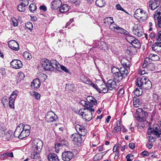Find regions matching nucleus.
I'll use <instances>...</instances> for the list:
<instances>
[{"mask_svg": "<svg viewBox=\"0 0 161 161\" xmlns=\"http://www.w3.org/2000/svg\"><path fill=\"white\" fill-rule=\"evenodd\" d=\"M136 84L139 88H136L134 91V94L137 97L140 96L142 93V88L145 90H149L152 86V83L149 79L145 76L138 78L136 81Z\"/></svg>", "mask_w": 161, "mask_h": 161, "instance_id": "nucleus-1", "label": "nucleus"}, {"mask_svg": "<svg viewBox=\"0 0 161 161\" xmlns=\"http://www.w3.org/2000/svg\"><path fill=\"white\" fill-rule=\"evenodd\" d=\"M75 128L78 134H73L71 135L70 138L75 144L79 147L81 146L82 141V138L81 136H85L87 134V131L86 129L82 125H76Z\"/></svg>", "mask_w": 161, "mask_h": 161, "instance_id": "nucleus-2", "label": "nucleus"}, {"mask_svg": "<svg viewBox=\"0 0 161 161\" xmlns=\"http://www.w3.org/2000/svg\"><path fill=\"white\" fill-rule=\"evenodd\" d=\"M31 127L27 125L20 124L17 127L14 134L15 137L22 139L28 136L30 133Z\"/></svg>", "mask_w": 161, "mask_h": 161, "instance_id": "nucleus-3", "label": "nucleus"}, {"mask_svg": "<svg viewBox=\"0 0 161 161\" xmlns=\"http://www.w3.org/2000/svg\"><path fill=\"white\" fill-rule=\"evenodd\" d=\"M150 59L148 58H147L145 59L143 64L138 70L139 74L143 75L147 74L148 70L152 71L154 69V65L153 63H150Z\"/></svg>", "mask_w": 161, "mask_h": 161, "instance_id": "nucleus-4", "label": "nucleus"}, {"mask_svg": "<svg viewBox=\"0 0 161 161\" xmlns=\"http://www.w3.org/2000/svg\"><path fill=\"white\" fill-rule=\"evenodd\" d=\"M128 74L127 69L124 67L120 69L119 72H116L114 73V75H113L114 79L117 81H120L123 78L126 77Z\"/></svg>", "mask_w": 161, "mask_h": 161, "instance_id": "nucleus-5", "label": "nucleus"}, {"mask_svg": "<svg viewBox=\"0 0 161 161\" xmlns=\"http://www.w3.org/2000/svg\"><path fill=\"white\" fill-rule=\"evenodd\" d=\"M134 16L139 22H142L147 20L148 18V14L145 10L138 8L136 10Z\"/></svg>", "mask_w": 161, "mask_h": 161, "instance_id": "nucleus-6", "label": "nucleus"}, {"mask_svg": "<svg viewBox=\"0 0 161 161\" xmlns=\"http://www.w3.org/2000/svg\"><path fill=\"white\" fill-rule=\"evenodd\" d=\"M148 116V114L146 112L143 111L142 108H138L136 110L135 118L138 120H142L146 121V119Z\"/></svg>", "mask_w": 161, "mask_h": 161, "instance_id": "nucleus-7", "label": "nucleus"}, {"mask_svg": "<svg viewBox=\"0 0 161 161\" xmlns=\"http://www.w3.org/2000/svg\"><path fill=\"white\" fill-rule=\"evenodd\" d=\"M130 43L132 46L129 47L127 50L129 51L131 54H133V53L136 51V48L140 47L141 44L140 42L135 37L134 39L132 40V42H130Z\"/></svg>", "mask_w": 161, "mask_h": 161, "instance_id": "nucleus-8", "label": "nucleus"}, {"mask_svg": "<svg viewBox=\"0 0 161 161\" xmlns=\"http://www.w3.org/2000/svg\"><path fill=\"white\" fill-rule=\"evenodd\" d=\"M42 67L45 70L53 71L54 67L52 64L51 61L46 58L43 59L41 62Z\"/></svg>", "mask_w": 161, "mask_h": 161, "instance_id": "nucleus-9", "label": "nucleus"}, {"mask_svg": "<svg viewBox=\"0 0 161 161\" xmlns=\"http://www.w3.org/2000/svg\"><path fill=\"white\" fill-rule=\"evenodd\" d=\"M32 149L33 151H36L40 152L42 150L43 142L39 139H34L32 142Z\"/></svg>", "mask_w": 161, "mask_h": 161, "instance_id": "nucleus-10", "label": "nucleus"}, {"mask_svg": "<svg viewBox=\"0 0 161 161\" xmlns=\"http://www.w3.org/2000/svg\"><path fill=\"white\" fill-rule=\"evenodd\" d=\"M132 31L134 35L138 37L143 34L142 27L138 25H136L133 27Z\"/></svg>", "mask_w": 161, "mask_h": 161, "instance_id": "nucleus-11", "label": "nucleus"}, {"mask_svg": "<svg viewBox=\"0 0 161 161\" xmlns=\"http://www.w3.org/2000/svg\"><path fill=\"white\" fill-rule=\"evenodd\" d=\"M18 92L17 91H13L10 95L9 99V105L10 108H14V103L15 98H16Z\"/></svg>", "mask_w": 161, "mask_h": 161, "instance_id": "nucleus-12", "label": "nucleus"}, {"mask_svg": "<svg viewBox=\"0 0 161 161\" xmlns=\"http://www.w3.org/2000/svg\"><path fill=\"white\" fill-rule=\"evenodd\" d=\"M11 66L13 68L19 69L21 68L23 64L21 61L18 59H14L10 62Z\"/></svg>", "mask_w": 161, "mask_h": 161, "instance_id": "nucleus-13", "label": "nucleus"}, {"mask_svg": "<svg viewBox=\"0 0 161 161\" xmlns=\"http://www.w3.org/2000/svg\"><path fill=\"white\" fill-rule=\"evenodd\" d=\"M73 154L70 151H64L62 154V158L64 161H69L73 158Z\"/></svg>", "mask_w": 161, "mask_h": 161, "instance_id": "nucleus-14", "label": "nucleus"}, {"mask_svg": "<svg viewBox=\"0 0 161 161\" xmlns=\"http://www.w3.org/2000/svg\"><path fill=\"white\" fill-rule=\"evenodd\" d=\"M106 84L108 90L110 91L115 89L117 86L116 82L112 79L108 80Z\"/></svg>", "mask_w": 161, "mask_h": 161, "instance_id": "nucleus-15", "label": "nucleus"}, {"mask_svg": "<svg viewBox=\"0 0 161 161\" xmlns=\"http://www.w3.org/2000/svg\"><path fill=\"white\" fill-rule=\"evenodd\" d=\"M149 3L150 8L153 10L159 6L160 2L159 0H151Z\"/></svg>", "mask_w": 161, "mask_h": 161, "instance_id": "nucleus-16", "label": "nucleus"}, {"mask_svg": "<svg viewBox=\"0 0 161 161\" xmlns=\"http://www.w3.org/2000/svg\"><path fill=\"white\" fill-rule=\"evenodd\" d=\"M62 4L60 0H54L51 3V8L52 10H55L59 8Z\"/></svg>", "mask_w": 161, "mask_h": 161, "instance_id": "nucleus-17", "label": "nucleus"}, {"mask_svg": "<svg viewBox=\"0 0 161 161\" xmlns=\"http://www.w3.org/2000/svg\"><path fill=\"white\" fill-rule=\"evenodd\" d=\"M9 47L11 49L17 51L19 48L18 43L16 41L12 40L8 42Z\"/></svg>", "mask_w": 161, "mask_h": 161, "instance_id": "nucleus-18", "label": "nucleus"}, {"mask_svg": "<svg viewBox=\"0 0 161 161\" xmlns=\"http://www.w3.org/2000/svg\"><path fill=\"white\" fill-rule=\"evenodd\" d=\"M41 85L40 80L38 78H36L33 80L31 83V87L34 90L39 88Z\"/></svg>", "mask_w": 161, "mask_h": 161, "instance_id": "nucleus-19", "label": "nucleus"}, {"mask_svg": "<svg viewBox=\"0 0 161 161\" xmlns=\"http://www.w3.org/2000/svg\"><path fill=\"white\" fill-rule=\"evenodd\" d=\"M33 152L31 154V158L33 159V161H39L41 160L39 153L36 151H33Z\"/></svg>", "mask_w": 161, "mask_h": 161, "instance_id": "nucleus-20", "label": "nucleus"}, {"mask_svg": "<svg viewBox=\"0 0 161 161\" xmlns=\"http://www.w3.org/2000/svg\"><path fill=\"white\" fill-rule=\"evenodd\" d=\"M108 89L107 86V84H104L101 85L98 89V92L99 93H106L107 92Z\"/></svg>", "mask_w": 161, "mask_h": 161, "instance_id": "nucleus-21", "label": "nucleus"}, {"mask_svg": "<svg viewBox=\"0 0 161 161\" xmlns=\"http://www.w3.org/2000/svg\"><path fill=\"white\" fill-rule=\"evenodd\" d=\"M49 161H59L58 157L55 153H50L47 157Z\"/></svg>", "mask_w": 161, "mask_h": 161, "instance_id": "nucleus-22", "label": "nucleus"}, {"mask_svg": "<svg viewBox=\"0 0 161 161\" xmlns=\"http://www.w3.org/2000/svg\"><path fill=\"white\" fill-rule=\"evenodd\" d=\"M133 105L135 108H138L142 104V102L140 99L136 97L133 98Z\"/></svg>", "mask_w": 161, "mask_h": 161, "instance_id": "nucleus-23", "label": "nucleus"}, {"mask_svg": "<svg viewBox=\"0 0 161 161\" xmlns=\"http://www.w3.org/2000/svg\"><path fill=\"white\" fill-rule=\"evenodd\" d=\"M70 9V7L67 4H63L59 8V11L61 13H64L68 11Z\"/></svg>", "mask_w": 161, "mask_h": 161, "instance_id": "nucleus-24", "label": "nucleus"}, {"mask_svg": "<svg viewBox=\"0 0 161 161\" xmlns=\"http://www.w3.org/2000/svg\"><path fill=\"white\" fill-rule=\"evenodd\" d=\"M113 18L111 17L105 18L103 20V23L106 25H109L112 23H113Z\"/></svg>", "mask_w": 161, "mask_h": 161, "instance_id": "nucleus-25", "label": "nucleus"}, {"mask_svg": "<svg viewBox=\"0 0 161 161\" xmlns=\"http://www.w3.org/2000/svg\"><path fill=\"white\" fill-rule=\"evenodd\" d=\"M103 155L101 154V153H98L94 157L93 160L94 161L100 160L103 158Z\"/></svg>", "mask_w": 161, "mask_h": 161, "instance_id": "nucleus-26", "label": "nucleus"}, {"mask_svg": "<svg viewBox=\"0 0 161 161\" xmlns=\"http://www.w3.org/2000/svg\"><path fill=\"white\" fill-rule=\"evenodd\" d=\"M117 30L116 31V32L120 33L121 34H123L124 35H127L128 33H129L128 32H127L126 30L124 29H123L119 27H118V28H117Z\"/></svg>", "mask_w": 161, "mask_h": 161, "instance_id": "nucleus-27", "label": "nucleus"}, {"mask_svg": "<svg viewBox=\"0 0 161 161\" xmlns=\"http://www.w3.org/2000/svg\"><path fill=\"white\" fill-rule=\"evenodd\" d=\"M119 27V26L115 24L114 23V21L113 23H112L109 25V28L111 30L116 32L117 30V28Z\"/></svg>", "mask_w": 161, "mask_h": 161, "instance_id": "nucleus-28", "label": "nucleus"}, {"mask_svg": "<svg viewBox=\"0 0 161 161\" xmlns=\"http://www.w3.org/2000/svg\"><path fill=\"white\" fill-rule=\"evenodd\" d=\"M17 77L18 81H20L25 77V75L23 72H19L18 73Z\"/></svg>", "mask_w": 161, "mask_h": 161, "instance_id": "nucleus-29", "label": "nucleus"}, {"mask_svg": "<svg viewBox=\"0 0 161 161\" xmlns=\"http://www.w3.org/2000/svg\"><path fill=\"white\" fill-rule=\"evenodd\" d=\"M95 3L96 5L99 7H103L105 4V2L104 0H97Z\"/></svg>", "mask_w": 161, "mask_h": 161, "instance_id": "nucleus-30", "label": "nucleus"}, {"mask_svg": "<svg viewBox=\"0 0 161 161\" xmlns=\"http://www.w3.org/2000/svg\"><path fill=\"white\" fill-rule=\"evenodd\" d=\"M23 56L25 59L28 60H30L31 58V54L27 51L24 52L23 53Z\"/></svg>", "mask_w": 161, "mask_h": 161, "instance_id": "nucleus-31", "label": "nucleus"}, {"mask_svg": "<svg viewBox=\"0 0 161 161\" xmlns=\"http://www.w3.org/2000/svg\"><path fill=\"white\" fill-rule=\"evenodd\" d=\"M25 6L19 4L17 7V8L19 11L20 12H24L26 10Z\"/></svg>", "mask_w": 161, "mask_h": 161, "instance_id": "nucleus-32", "label": "nucleus"}, {"mask_svg": "<svg viewBox=\"0 0 161 161\" xmlns=\"http://www.w3.org/2000/svg\"><path fill=\"white\" fill-rule=\"evenodd\" d=\"M159 126L157 125H155L154 126L153 130H152L151 131V132L153 133L154 134L155 131H157L158 132H161V131L159 130Z\"/></svg>", "mask_w": 161, "mask_h": 161, "instance_id": "nucleus-33", "label": "nucleus"}, {"mask_svg": "<svg viewBox=\"0 0 161 161\" xmlns=\"http://www.w3.org/2000/svg\"><path fill=\"white\" fill-rule=\"evenodd\" d=\"M29 8L31 12L33 13L36 10V7L35 4L31 3L30 5Z\"/></svg>", "mask_w": 161, "mask_h": 161, "instance_id": "nucleus-34", "label": "nucleus"}, {"mask_svg": "<svg viewBox=\"0 0 161 161\" xmlns=\"http://www.w3.org/2000/svg\"><path fill=\"white\" fill-rule=\"evenodd\" d=\"M86 83L88 84L91 85L93 88H95L98 91V88L97 85H95L94 83H93L90 80H88L86 81Z\"/></svg>", "mask_w": 161, "mask_h": 161, "instance_id": "nucleus-35", "label": "nucleus"}, {"mask_svg": "<svg viewBox=\"0 0 161 161\" xmlns=\"http://www.w3.org/2000/svg\"><path fill=\"white\" fill-rule=\"evenodd\" d=\"M158 27L161 28V24H158ZM156 41H161V30L159 31L156 37Z\"/></svg>", "mask_w": 161, "mask_h": 161, "instance_id": "nucleus-36", "label": "nucleus"}, {"mask_svg": "<svg viewBox=\"0 0 161 161\" xmlns=\"http://www.w3.org/2000/svg\"><path fill=\"white\" fill-rule=\"evenodd\" d=\"M31 95L36 99H40V95L36 92H33L31 93Z\"/></svg>", "mask_w": 161, "mask_h": 161, "instance_id": "nucleus-37", "label": "nucleus"}, {"mask_svg": "<svg viewBox=\"0 0 161 161\" xmlns=\"http://www.w3.org/2000/svg\"><path fill=\"white\" fill-rule=\"evenodd\" d=\"M152 49L156 52H159L160 50L159 49V47L157 45V43H155L152 46Z\"/></svg>", "mask_w": 161, "mask_h": 161, "instance_id": "nucleus-38", "label": "nucleus"}, {"mask_svg": "<svg viewBox=\"0 0 161 161\" xmlns=\"http://www.w3.org/2000/svg\"><path fill=\"white\" fill-rule=\"evenodd\" d=\"M134 37L132 35H128L125 37V39L129 43L132 42V39H134Z\"/></svg>", "mask_w": 161, "mask_h": 161, "instance_id": "nucleus-39", "label": "nucleus"}, {"mask_svg": "<svg viewBox=\"0 0 161 161\" xmlns=\"http://www.w3.org/2000/svg\"><path fill=\"white\" fill-rule=\"evenodd\" d=\"M26 28L29 30H31L33 28V25L30 22H28L25 24Z\"/></svg>", "mask_w": 161, "mask_h": 161, "instance_id": "nucleus-40", "label": "nucleus"}, {"mask_svg": "<svg viewBox=\"0 0 161 161\" xmlns=\"http://www.w3.org/2000/svg\"><path fill=\"white\" fill-rule=\"evenodd\" d=\"M19 3L26 6L28 5L29 2L28 0H20L19 1Z\"/></svg>", "mask_w": 161, "mask_h": 161, "instance_id": "nucleus-41", "label": "nucleus"}, {"mask_svg": "<svg viewBox=\"0 0 161 161\" xmlns=\"http://www.w3.org/2000/svg\"><path fill=\"white\" fill-rule=\"evenodd\" d=\"M13 25L14 27L17 26L18 25V22L17 19L15 18H13L11 19Z\"/></svg>", "mask_w": 161, "mask_h": 161, "instance_id": "nucleus-42", "label": "nucleus"}, {"mask_svg": "<svg viewBox=\"0 0 161 161\" xmlns=\"http://www.w3.org/2000/svg\"><path fill=\"white\" fill-rule=\"evenodd\" d=\"M52 115L49 117L50 121H55L58 119L57 116L54 113H52Z\"/></svg>", "mask_w": 161, "mask_h": 161, "instance_id": "nucleus-43", "label": "nucleus"}, {"mask_svg": "<svg viewBox=\"0 0 161 161\" xmlns=\"http://www.w3.org/2000/svg\"><path fill=\"white\" fill-rule=\"evenodd\" d=\"M93 107V105L90 102H87L85 107H86V109H89L90 108H92Z\"/></svg>", "mask_w": 161, "mask_h": 161, "instance_id": "nucleus-44", "label": "nucleus"}, {"mask_svg": "<svg viewBox=\"0 0 161 161\" xmlns=\"http://www.w3.org/2000/svg\"><path fill=\"white\" fill-rule=\"evenodd\" d=\"M86 110L85 108H82L80 109L78 112V114L80 116H83L84 114L85 113L84 111Z\"/></svg>", "mask_w": 161, "mask_h": 161, "instance_id": "nucleus-45", "label": "nucleus"}, {"mask_svg": "<svg viewBox=\"0 0 161 161\" xmlns=\"http://www.w3.org/2000/svg\"><path fill=\"white\" fill-rule=\"evenodd\" d=\"M8 100L6 97H3L2 99V103L3 105H4L6 103L8 102Z\"/></svg>", "mask_w": 161, "mask_h": 161, "instance_id": "nucleus-46", "label": "nucleus"}, {"mask_svg": "<svg viewBox=\"0 0 161 161\" xmlns=\"http://www.w3.org/2000/svg\"><path fill=\"white\" fill-rule=\"evenodd\" d=\"M157 36V35H156L155 33L153 32H152L149 35V37L151 38V39L154 38L155 37L156 38Z\"/></svg>", "mask_w": 161, "mask_h": 161, "instance_id": "nucleus-47", "label": "nucleus"}, {"mask_svg": "<svg viewBox=\"0 0 161 161\" xmlns=\"http://www.w3.org/2000/svg\"><path fill=\"white\" fill-rule=\"evenodd\" d=\"M60 68L62 70L64 71L66 73L69 72V70L65 67L63 65L60 66Z\"/></svg>", "mask_w": 161, "mask_h": 161, "instance_id": "nucleus-48", "label": "nucleus"}, {"mask_svg": "<svg viewBox=\"0 0 161 161\" xmlns=\"http://www.w3.org/2000/svg\"><path fill=\"white\" fill-rule=\"evenodd\" d=\"M120 71V69H118L115 67H113L111 69V71L113 75H114V73L115 72H118Z\"/></svg>", "mask_w": 161, "mask_h": 161, "instance_id": "nucleus-49", "label": "nucleus"}, {"mask_svg": "<svg viewBox=\"0 0 161 161\" xmlns=\"http://www.w3.org/2000/svg\"><path fill=\"white\" fill-rule=\"evenodd\" d=\"M84 115V116H83L82 118L83 119H85L86 121H90L91 120L92 118L90 119V118L88 117V115H86V114H85Z\"/></svg>", "mask_w": 161, "mask_h": 161, "instance_id": "nucleus-50", "label": "nucleus"}, {"mask_svg": "<svg viewBox=\"0 0 161 161\" xmlns=\"http://www.w3.org/2000/svg\"><path fill=\"white\" fill-rule=\"evenodd\" d=\"M154 135H155L158 138L160 137V140L161 141V132H158L157 131H155L154 133Z\"/></svg>", "mask_w": 161, "mask_h": 161, "instance_id": "nucleus-51", "label": "nucleus"}, {"mask_svg": "<svg viewBox=\"0 0 161 161\" xmlns=\"http://www.w3.org/2000/svg\"><path fill=\"white\" fill-rule=\"evenodd\" d=\"M55 65L56 68H57V70H58V69L60 67L61 65H60L59 63L56 60H54Z\"/></svg>", "mask_w": 161, "mask_h": 161, "instance_id": "nucleus-52", "label": "nucleus"}, {"mask_svg": "<svg viewBox=\"0 0 161 161\" xmlns=\"http://www.w3.org/2000/svg\"><path fill=\"white\" fill-rule=\"evenodd\" d=\"M115 7L116 8L117 10H122V11H124L123 8L121 7L120 5H119V4H118L116 5L115 6Z\"/></svg>", "mask_w": 161, "mask_h": 161, "instance_id": "nucleus-53", "label": "nucleus"}, {"mask_svg": "<svg viewBox=\"0 0 161 161\" xmlns=\"http://www.w3.org/2000/svg\"><path fill=\"white\" fill-rule=\"evenodd\" d=\"M39 8L41 10H42L44 11H46L47 10L46 7L44 5H41L40 6Z\"/></svg>", "mask_w": 161, "mask_h": 161, "instance_id": "nucleus-54", "label": "nucleus"}, {"mask_svg": "<svg viewBox=\"0 0 161 161\" xmlns=\"http://www.w3.org/2000/svg\"><path fill=\"white\" fill-rule=\"evenodd\" d=\"M114 129L116 132L119 131L121 130V127L119 126H115L114 127Z\"/></svg>", "mask_w": 161, "mask_h": 161, "instance_id": "nucleus-55", "label": "nucleus"}, {"mask_svg": "<svg viewBox=\"0 0 161 161\" xmlns=\"http://www.w3.org/2000/svg\"><path fill=\"white\" fill-rule=\"evenodd\" d=\"M161 13L159 11L157 12L154 14V18L155 19L157 18V17H159L161 15Z\"/></svg>", "mask_w": 161, "mask_h": 161, "instance_id": "nucleus-56", "label": "nucleus"}, {"mask_svg": "<svg viewBox=\"0 0 161 161\" xmlns=\"http://www.w3.org/2000/svg\"><path fill=\"white\" fill-rule=\"evenodd\" d=\"M90 102L91 103H92V105H96L97 103V100L95 98H93V99Z\"/></svg>", "mask_w": 161, "mask_h": 161, "instance_id": "nucleus-57", "label": "nucleus"}, {"mask_svg": "<svg viewBox=\"0 0 161 161\" xmlns=\"http://www.w3.org/2000/svg\"><path fill=\"white\" fill-rule=\"evenodd\" d=\"M129 146L130 148L131 149H133L135 148V144L132 142L130 143Z\"/></svg>", "mask_w": 161, "mask_h": 161, "instance_id": "nucleus-58", "label": "nucleus"}, {"mask_svg": "<svg viewBox=\"0 0 161 161\" xmlns=\"http://www.w3.org/2000/svg\"><path fill=\"white\" fill-rule=\"evenodd\" d=\"M115 156L114 158V159H117L119 157V151H117V152H115Z\"/></svg>", "mask_w": 161, "mask_h": 161, "instance_id": "nucleus-59", "label": "nucleus"}, {"mask_svg": "<svg viewBox=\"0 0 161 161\" xmlns=\"http://www.w3.org/2000/svg\"><path fill=\"white\" fill-rule=\"evenodd\" d=\"M148 153H149L147 152L146 151H143L142 153L141 154L143 156H148Z\"/></svg>", "mask_w": 161, "mask_h": 161, "instance_id": "nucleus-60", "label": "nucleus"}, {"mask_svg": "<svg viewBox=\"0 0 161 161\" xmlns=\"http://www.w3.org/2000/svg\"><path fill=\"white\" fill-rule=\"evenodd\" d=\"M93 98H94L92 96H89L87 97L86 100L88 101V102H90L93 99Z\"/></svg>", "mask_w": 161, "mask_h": 161, "instance_id": "nucleus-61", "label": "nucleus"}, {"mask_svg": "<svg viewBox=\"0 0 161 161\" xmlns=\"http://www.w3.org/2000/svg\"><path fill=\"white\" fill-rule=\"evenodd\" d=\"M86 101H84V100H81L80 102V103L83 105L84 106V107L85 106V105H86Z\"/></svg>", "mask_w": 161, "mask_h": 161, "instance_id": "nucleus-62", "label": "nucleus"}, {"mask_svg": "<svg viewBox=\"0 0 161 161\" xmlns=\"http://www.w3.org/2000/svg\"><path fill=\"white\" fill-rule=\"evenodd\" d=\"M158 42H156L155 43H157V45L160 48H161V41H158Z\"/></svg>", "mask_w": 161, "mask_h": 161, "instance_id": "nucleus-63", "label": "nucleus"}, {"mask_svg": "<svg viewBox=\"0 0 161 161\" xmlns=\"http://www.w3.org/2000/svg\"><path fill=\"white\" fill-rule=\"evenodd\" d=\"M146 146L147 147L149 148V149H151L153 145L152 143H147L146 144Z\"/></svg>", "mask_w": 161, "mask_h": 161, "instance_id": "nucleus-64", "label": "nucleus"}]
</instances>
